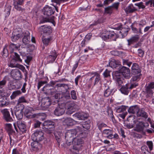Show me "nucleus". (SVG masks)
<instances>
[{
	"label": "nucleus",
	"mask_w": 154,
	"mask_h": 154,
	"mask_svg": "<svg viewBox=\"0 0 154 154\" xmlns=\"http://www.w3.org/2000/svg\"><path fill=\"white\" fill-rule=\"evenodd\" d=\"M77 127L75 129L68 130L66 133L65 139L66 140V143L69 146L73 142L75 137L77 135Z\"/></svg>",
	"instance_id": "nucleus-1"
},
{
	"label": "nucleus",
	"mask_w": 154,
	"mask_h": 154,
	"mask_svg": "<svg viewBox=\"0 0 154 154\" xmlns=\"http://www.w3.org/2000/svg\"><path fill=\"white\" fill-rule=\"evenodd\" d=\"M42 129L44 131L48 134H51L52 133V130L51 129L54 128L55 126V123L51 120L45 121L42 124Z\"/></svg>",
	"instance_id": "nucleus-2"
},
{
	"label": "nucleus",
	"mask_w": 154,
	"mask_h": 154,
	"mask_svg": "<svg viewBox=\"0 0 154 154\" xmlns=\"http://www.w3.org/2000/svg\"><path fill=\"white\" fill-rule=\"evenodd\" d=\"M67 108L66 113L68 114H71L76 110H78L79 106L73 101H67Z\"/></svg>",
	"instance_id": "nucleus-3"
},
{
	"label": "nucleus",
	"mask_w": 154,
	"mask_h": 154,
	"mask_svg": "<svg viewBox=\"0 0 154 154\" xmlns=\"http://www.w3.org/2000/svg\"><path fill=\"white\" fill-rule=\"evenodd\" d=\"M113 77L116 82L117 87L119 88L122 86L125 82L124 79L123 78L122 75L117 72H115L113 75Z\"/></svg>",
	"instance_id": "nucleus-4"
},
{
	"label": "nucleus",
	"mask_w": 154,
	"mask_h": 154,
	"mask_svg": "<svg viewBox=\"0 0 154 154\" xmlns=\"http://www.w3.org/2000/svg\"><path fill=\"white\" fill-rule=\"evenodd\" d=\"M52 5L54 6V7L46 6L44 8V15L47 16H49L54 13L55 10H56L57 11H58V7L55 6L54 4H53Z\"/></svg>",
	"instance_id": "nucleus-5"
},
{
	"label": "nucleus",
	"mask_w": 154,
	"mask_h": 154,
	"mask_svg": "<svg viewBox=\"0 0 154 154\" xmlns=\"http://www.w3.org/2000/svg\"><path fill=\"white\" fill-rule=\"evenodd\" d=\"M31 137L33 141H41L44 139V133L42 131H37L32 134Z\"/></svg>",
	"instance_id": "nucleus-6"
},
{
	"label": "nucleus",
	"mask_w": 154,
	"mask_h": 154,
	"mask_svg": "<svg viewBox=\"0 0 154 154\" xmlns=\"http://www.w3.org/2000/svg\"><path fill=\"white\" fill-rule=\"evenodd\" d=\"M14 126L15 130L17 131V126L19 129L23 133H26V125L23 122L19 121H17V123H14Z\"/></svg>",
	"instance_id": "nucleus-7"
},
{
	"label": "nucleus",
	"mask_w": 154,
	"mask_h": 154,
	"mask_svg": "<svg viewBox=\"0 0 154 154\" xmlns=\"http://www.w3.org/2000/svg\"><path fill=\"white\" fill-rule=\"evenodd\" d=\"M118 72H119L123 75L125 78L129 79L130 77V70L128 68L126 67L123 66L120 68L119 71H116Z\"/></svg>",
	"instance_id": "nucleus-8"
},
{
	"label": "nucleus",
	"mask_w": 154,
	"mask_h": 154,
	"mask_svg": "<svg viewBox=\"0 0 154 154\" xmlns=\"http://www.w3.org/2000/svg\"><path fill=\"white\" fill-rule=\"evenodd\" d=\"M145 92L146 95L148 97H150L153 94L152 89H154V82H152L146 85L145 86Z\"/></svg>",
	"instance_id": "nucleus-9"
},
{
	"label": "nucleus",
	"mask_w": 154,
	"mask_h": 154,
	"mask_svg": "<svg viewBox=\"0 0 154 154\" xmlns=\"http://www.w3.org/2000/svg\"><path fill=\"white\" fill-rule=\"evenodd\" d=\"M1 112L3 114V119L6 122H11L13 121L8 109H5L2 110Z\"/></svg>",
	"instance_id": "nucleus-10"
},
{
	"label": "nucleus",
	"mask_w": 154,
	"mask_h": 154,
	"mask_svg": "<svg viewBox=\"0 0 154 154\" xmlns=\"http://www.w3.org/2000/svg\"><path fill=\"white\" fill-rule=\"evenodd\" d=\"M65 111V107L62 105H59L57 107L54 111V114L57 116L63 115Z\"/></svg>",
	"instance_id": "nucleus-11"
},
{
	"label": "nucleus",
	"mask_w": 154,
	"mask_h": 154,
	"mask_svg": "<svg viewBox=\"0 0 154 154\" xmlns=\"http://www.w3.org/2000/svg\"><path fill=\"white\" fill-rule=\"evenodd\" d=\"M11 74L13 78L15 80H19L22 78L21 72L18 69H13L11 72Z\"/></svg>",
	"instance_id": "nucleus-12"
},
{
	"label": "nucleus",
	"mask_w": 154,
	"mask_h": 154,
	"mask_svg": "<svg viewBox=\"0 0 154 154\" xmlns=\"http://www.w3.org/2000/svg\"><path fill=\"white\" fill-rule=\"evenodd\" d=\"M40 30L44 34L43 35H50L52 32V29L51 26H42L39 28Z\"/></svg>",
	"instance_id": "nucleus-13"
},
{
	"label": "nucleus",
	"mask_w": 154,
	"mask_h": 154,
	"mask_svg": "<svg viewBox=\"0 0 154 154\" xmlns=\"http://www.w3.org/2000/svg\"><path fill=\"white\" fill-rule=\"evenodd\" d=\"M131 69L132 73L134 75L138 74L141 75V69L140 68L139 66L136 63H134L132 66Z\"/></svg>",
	"instance_id": "nucleus-14"
},
{
	"label": "nucleus",
	"mask_w": 154,
	"mask_h": 154,
	"mask_svg": "<svg viewBox=\"0 0 154 154\" xmlns=\"http://www.w3.org/2000/svg\"><path fill=\"white\" fill-rule=\"evenodd\" d=\"M54 90V87L48 84L45 86L42 89V91H45L46 94H53Z\"/></svg>",
	"instance_id": "nucleus-15"
},
{
	"label": "nucleus",
	"mask_w": 154,
	"mask_h": 154,
	"mask_svg": "<svg viewBox=\"0 0 154 154\" xmlns=\"http://www.w3.org/2000/svg\"><path fill=\"white\" fill-rule=\"evenodd\" d=\"M55 88H57V90H61V92H63V91L66 90V92L67 90L69 89V85L68 84H57L55 86Z\"/></svg>",
	"instance_id": "nucleus-16"
},
{
	"label": "nucleus",
	"mask_w": 154,
	"mask_h": 154,
	"mask_svg": "<svg viewBox=\"0 0 154 154\" xmlns=\"http://www.w3.org/2000/svg\"><path fill=\"white\" fill-rule=\"evenodd\" d=\"M61 94H55L54 97L55 99H59L60 101H66L67 99H68L70 98V97L69 94L67 95H63Z\"/></svg>",
	"instance_id": "nucleus-17"
},
{
	"label": "nucleus",
	"mask_w": 154,
	"mask_h": 154,
	"mask_svg": "<svg viewBox=\"0 0 154 154\" xmlns=\"http://www.w3.org/2000/svg\"><path fill=\"white\" fill-rule=\"evenodd\" d=\"M23 36L22 39L23 42L25 45H27L29 44L30 39L29 32L28 31H26Z\"/></svg>",
	"instance_id": "nucleus-18"
},
{
	"label": "nucleus",
	"mask_w": 154,
	"mask_h": 154,
	"mask_svg": "<svg viewBox=\"0 0 154 154\" xmlns=\"http://www.w3.org/2000/svg\"><path fill=\"white\" fill-rule=\"evenodd\" d=\"M90 122L89 120L87 122H85L82 125H80L77 126V130H79L80 129H81L84 130V128L87 130L90 127Z\"/></svg>",
	"instance_id": "nucleus-19"
},
{
	"label": "nucleus",
	"mask_w": 154,
	"mask_h": 154,
	"mask_svg": "<svg viewBox=\"0 0 154 154\" xmlns=\"http://www.w3.org/2000/svg\"><path fill=\"white\" fill-rule=\"evenodd\" d=\"M31 143V146L32 149L34 151H37L41 149V145L38 142V141H33Z\"/></svg>",
	"instance_id": "nucleus-20"
},
{
	"label": "nucleus",
	"mask_w": 154,
	"mask_h": 154,
	"mask_svg": "<svg viewBox=\"0 0 154 154\" xmlns=\"http://www.w3.org/2000/svg\"><path fill=\"white\" fill-rule=\"evenodd\" d=\"M42 103L44 107L48 108L51 104V99L48 97H45L42 99Z\"/></svg>",
	"instance_id": "nucleus-21"
},
{
	"label": "nucleus",
	"mask_w": 154,
	"mask_h": 154,
	"mask_svg": "<svg viewBox=\"0 0 154 154\" xmlns=\"http://www.w3.org/2000/svg\"><path fill=\"white\" fill-rule=\"evenodd\" d=\"M77 136L79 137L80 138H85L88 135V133L85 131L82 130L81 129H80L79 130L77 129Z\"/></svg>",
	"instance_id": "nucleus-22"
},
{
	"label": "nucleus",
	"mask_w": 154,
	"mask_h": 154,
	"mask_svg": "<svg viewBox=\"0 0 154 154\" xmlns=\"http://www.w3.org/2000/svg\"><path fill=\"white\" fill-rule=\"evenodd\" d=\"M137 10V9L133 6L132 4H130L129 6L127 7L125 9V12L127 14L132 13Z\"/></svg>",
	"instance_id": "nucleus-23"
},
{
	"label": "nucleus",
	"mask_w": 154,
	"mask_h": 154,
	"mask_svg": "<svg viewBox=\"0 0 154 154\" xmlns=\"http://www.w3.org/2000/svg\"><path fill=\"white\" fill-rule=\"evenodd\" d=\"M139 38V36L138 35H136L132 36L130 39L127 40L128 45H130L133 43L137 42L138 41Z\"/></svg>",
	"instance_id": "nucleus-24"
},
{
	"label": "nucleus",
	"mask_w": 154,
	"mask_h": 154,
	"mask_svg": "<svg viewBox=\"0 0 154 154\" xmlns=\"http://www.w3.org/2000/svg\"><path fill=\"white\" fill-rule=\"evenodd\" d=\"M145 126L144 122H139L136 124V130L138 132L143 131Z\"/></svg>",
	"instance_id": "nucleus-25"
},
{
	"label": "nucleus",
	"mask_w": 154,
	"mask_h": 154,
	"mask_svg": "<svg viewBox=\"0 0 154 154\" xmlns=\"http://www.w3.org/2000/svg\"><path fill=\"white\" fill-rule=\"evenodd\" d=\"M128 85V84H126L125 85L121 86L119 90L122 94L125 95H128V94L130 89Z\"/></svg>",
	"instance_id": "nucleus-26"
},
{
	"label": "nucleus",
	"mask_w": 154,
	"mask_h": 154,
	"mask_svg": "<svg viewBox=\"0 0 154 154\" xmlns=\"http://www.w3.org/2000/svg\"><path fill=\"white\" fill-rule=\"evenodd\" d=\"M73 116L80 120H85L87 118V114L83 113H76L73 115Z\"/></svg>",
	"instance_id": "nucleus-27"
},
{
	"label": "nucleus",
	"mask_w": 154,
	"mask_h": 154,
	"mask_svg": "<svg viewBox=\"0 0 154 154\" xmlns=\"http://www.w3.org/2000/svg\"><path fill=\"white\" fill-rule=\"evenodd\" d=\"M138 117H142L146 119L148 117V115L147 113L145 112L143 109H140L138 111L137 114Z\"/></svg>",
	"instance_id": "nucleus-28"
},
{
	"label": "nucleus",
	"mask_w": 154,
	"mask_h": 154,
	"mask_svg": "<svg viewBox=\"0 0 154 154\" xmlns=\"http://www.w3.org/2000/svg\"><path fill=\"white\" fill-rule=\"evenodd\" d=\"M5 128L9 135L11 139L10 135L15 132L12 128V126L11 124H6L5 125Z\"/></svg>",
	"instance_id": "nucleus-29"
},
{
	"label": "nucleus",
	"mask_w": 154,
	"mask_h": 154,
	"mask_svg": "<svg viewBox=\"0 0 154 154\" xmlns=\"http://www.w3.org/2000/svg\"><path fill=\"white\" fill-rule=\"evenodd\" d=\"M103 133L109 139H112V137L113 132L112 130L109 129H105L103 131Z\"/></svg>",
	"instance_id": "nucleus-30"
},
{
	"label": "nucleus",
	"mask_w": 154,
	"mask_h": 154,
	"mask_svg": "<svg viewBox=\"0 0 154 154\" xmlns=\"http://www.w3.org/2000/svg\"><path fill=\"white\" fill-rule=\"evenodd\" d=\"M109 65L112 68H116L118 66L120 65V63L118 61L113 59L109 62Z\"/></svg>",
	"instance_id": "nucleus-31"
},
{
	"label": "nucleus",
	"mask_w": 154,
	"mask_h": 154,
	"mask_svg": "<svg viewBox=\"0 0 154 154\" xmlns=\"http://www.w3.org/2000/svg\"><path fill=\"white\" fill-rule=\"evenodd\" d=\"M45 36V35H43L42 39L44 45L47 46L50 44L51 41L52 40V38L51 37L46 38Z\"/></svg>",
	"instance_id": "nucleus-32"
},
{
	"label": "nucleus",
	"mask_w": 154,
	"mask_h": 154,
	"mask_svg": "<svg viewBox=\"0 0 154 154\" xmlns=\"http://www.w3.org/2000/svg\"><path fill=\"white\" fill-rule=\"evenodd\" d=\"M139 107L137 105L133 106L130 107L128 109V111L129 113L134 114L137 113L139 110Z\"/></svg>",
	"instance_id": "nucleus-33"
},
{
	"label": "nucleus",
	"mask_w": 154,
	"mask_h": 154,
	"mask_svg": "<svg viewBox=\"0 0 154 154\" xmlns=\"http://www.w3.org/2000/svg\"><path fill=\"white\" fill-rule=\"evenodd\" d=\"M104 86L106 88L104 93V96L106 97H108L112 93L113 89L111 88L107 84H105Z\"/></svg>",
	"instance_id": "nucleus-34"
},
{
	"label": "nucleus",
	"mask_w": 154,
	"mask_h": 154,
	"mask_svg": "<svg viewBox=\"0 0 154 154\" xmlns=\"http://www.w3.org/2000/svg\"><path fill=\"white\" fill-rule=\"evenodd\" d=\"M23 4V2H21V4H19L18 2H16V0H13V5L14 6V8L16 9L17 10L21 11V12H22L23 11V9H22V8L20 6H19V5H22Z\"/></svg>",
	"instance_id": "nucleus-35"
},
{
	"label": "nucleus",
	"mask_w": 154,
	"mask_h": 154,
	"mask_svg": "<svg viewBox=\"0 0 154 154\" xmlns=\"http://www.w3.org/2000/svg\"><path fill=\"white\" fill-rule=\"evenodd\" d=\"M72 142L74 143V144H75V145H77V146H80V145L83 143V141L82 139L77 136L76 137H75Z\"/></svg>",
	"instance_id": "nucleus-36"
},
{
	"label": "nucleus",
	"mask_w": 154,
	"mask_h": 154,
	"mask_svg": "<svg viewBox=\"0 0 154 154\" xmlns=\"http://www.w3.org/2000/svg\"><path fill=\"white\" fill-rule=\"evenodd\" d=\"M109 35V39H113L114 41H116V38H118L117 35L113 32L108 31Z\"/></svg>",
	"instance_id": "nucleus-37"
},
{
	"label": "nucleus",
	"mask_w": 154,
	"mask_h": 154,
	"mask_svg": "<svg viewBox=\"0 0 154 154\" xmlns=\"http://www.w3.org/2000/svg\"><path fill=\"white\" fill-rule=\"evenodd\" d=\"M129 30V29L124 28H122L121 30L119 31V32L122 36V38H123L127 35Z\"/></svg>",
	"instance_id": "nucleus-38"
},
{
	"label": "nucleus",
	"mask_w": 154,
	"mask_h": 154,
	"mask_svg": "<svg viewBox=\"0 0 154 154\" xmlns=\"http://www.w3.org/2000/svg\"><path fill=\"white\" fill-rule=\"evenodd\" d=\"M25 107L24 105L22 103H17L15 107V110L17 111H23Z\"/></svg>",
	"instance_id": "nucleus-39"
},
{
	"label": "nucleus",
	"mask_w": 154,
	"mask_h": 154,
	"mask_svg": "<svg viewBox=\"0 0 154 154\" xmlns=\"http://www.w3.org/2000/svg\"><path fill=\"white\" fill-rule=\"evenodd\" d=\"M107 112L108 116L111 119L112 121L114 122L115 119L113 116V111L112 109L108 107L107 109Z\"/></svg>",
	"instance_id": "nucleus-40"
},
{
	"label": "nucleus",
	"mask_w": 154,
	"mask_h": 154,
	"mask_svg": "<svg viewBox=\"0 0 154 154\" xmlns=\"http://www.w3.org/2000/svg\"><path fill=\"white\" fill-rule=\"evenodd\" d=\"M13 56V59L17 62H21L22 60L20 57V55L16 52L14 53V54H11Z\"/></svg>",
	"instance_id": "nucleus-41"
},
{
	"label": "nucleus",
	"mask_w": 154,
	"mask_h": 154,
	"mask_svg": "<svg viewBox=\"0 0 154 154\" xmlns=\"http://www.w3.org/2000/svg\"><path fill=\"white\" fill-rule=\"evenodd\" d=\"M8 104V102L7 101L6 99L3 98H0V106L3 107L7 106Z\"/></svg>",
	"instance_id": "nucleus-42"
},
{
	"label": "nucleus",
	"mask_w": 154,
	"mask_h": 154,
	"mask_svg": "<svg viewBox=\"0 0 154 154\" xmlns=\"http://www.w3.org/2000/svg\"><path fill=\"white\" fill-rule=\"evenodd\" d=\"M18 48L16 45L13 43H11L9 46V49L10 50V53L11 54H14V50H17Z\"/></svg>",
	"instance_id": "nucleus-43"
},
{
	"label": "nucleus",
	"mask_w": 154,
	"mask_h": 154,
	"mask_svg": "<svg viewBox=\"0 0 154 154\" xmlns=\"http://www.w3.org/2000/svg\"><path fill=\"white\" fill-rule=\"evenodd\" d=\"M22 93L20 90H17L14 91L11 96V99H14L16 97L20 95Z\"/></svg>",
	"instance_id": "nucleus-44"
},
{
	"label": "nucleus",
	"mask_w": 154,
	"mask_h": 154,
	"mask_svg": "<svg viewBox=\"0 0 154 154\" xmlns=\"http://www.w3.org/2000/svg\"><path fill=\"white\" fill-rule=\"evenodd\" d=\"M15 114L18 119H22L23 117V111H15Z\"/></svg>",
	"instance_id": "nucleus-45"
},
{
	"label": "nucleus",
	"mask_w": 154,
	"mask_h": 154,
	"mask_svg": "<svg viewBox=\"0 0 154 154\" xmlns=\"http://www.w3.org/2000/svg\"><path fill=\"white\" fill-rule=\"evenodd\" d=\"M113 10L111 6H108L105 8L104 13L111 14L113 12Z\"/></svg>",
	"instance_id": "nucleus-46"
},
{
	"label": "nucleus",
	"mask_w": 154,
	"mask_h": 154,
	"mask_svg": "<svg viewBox=\"0 0 154 154\" xmlns=\"http://www.w3.org/2000/svg\"><path fill=\"white\" fill-rule=\"evenodd\" d=\"M2 55L4 58L7 57L8 55V52L6 46H5L4 48Z\"/></svg>",
	"instance_id": "nucleus-47"
},
{
	"label": "nucleus",
	"mask_w": 154,
	"mask_h": 154,
	"mask_svg": "<svg viewBox=\"0 0 154 154\" xmlns=\"http://www.w3.org/2000/svg\"><path fill=\"white\" fill-rule=\"evenodd\" d=\"M141 150L142 152L144 154H150V152L148 151V148L146 145L142 146Z\"/></svg>",
	"instance_id": "nucleus-48"
},
{
	"label": "nucleus",
	"mask_w": 154,
	"mask_h": 154,
	"mask_svg": "<svg viewBox=\"0 0 154 154\" xmlns=\"http://www.w3.org/2000/svg\"><path fill=\"white\" fill-rule=\"evenodd\" d=\"M65 122L67 125H72L73 124L74 121L71 118H68L65 120Z\"/></svg>",
	"instance_id": "nucleus-49"
},
{
	"label": "nucleus",
	"mask_w": 154,
	"mask_h": 154,
	"mask_svg": "<svg viewBox=\"0 0 154 154\" xmlns=\"http://www.w3.org/2000/svg\"><path fill=\"white\" fill-rule=\"evenodd\" d=\"M28 103V102L25 99L24 96H22L20 97L17 100V103Z\"/></svg>",
	"instance_id": "nucleus-50"
},
{
	"label": "nucleus",
	"mask_w": 154,
	"mask_h": 154,
	"mask_svg": "<svg viewBox=\"0 0 154 154\" xmlns=\"http://www.w3.org/2000/svg\"><path fill=\"white\" fill-rule=\"evenodd\" d=\"M57 57V55L52 56L51 55H49L48 57V59L49 60L50 62L52 63L55 61Z\"/></svg>",
	"instance_id": "nucleus-51"
},
{
	"label": "nucleus",
	"mask_w": 154,
	"mask_h": 154,
	"mask_svg": "<svg viewBox=\"0 0 154 154\" xmlns=\"http://www.w3.org/2000/svg\"><path fill=\"white\" fill-rule=\"evenodd\" d=\"M42 114L39 113L38 114H35L32 115L33 118H35L37 119H42Z\"/></svg>",
	"instance_id": "nucleus-52"
},
{
	"label": "nucleus",
	"mask_w": 154,
	"mask_h": 154,
	"mask_svg": "<svg viewBox=\"0 0 154 154\" xmlns=\"http://www.w3.org/2000/svg\"><path fill=\"white\" fill-rule=\"evenodd\" d=\"M119 2L114 3L110 6L112 7L113 10V8H114L117 10L119 8Z\"/></svg>",
	"instance_id": "nucleus-53"
},
{
	"label": "nucleus",
	"mask_w": 154,
	"mask_h": 154,
	"mask_svg": "<svg viewBox=\"0 0 154 154\" xmlns=\"http://www.w3.org/2000/svg\"><path fill=\"white\" fill-rule=\"evenodd\" d=\"M146 144L148 146L150 151H151L153 149V143L151 141H147L146 142Z\"/></svg>",
	"instance_id": "nucleus-54"
},
{
	"label": "nucleus",
	"mask_w": 154,
	"mask_h": 154,
	"mask_svg": "<svg viewBox=\"0 0 154 154\" xmlns=\"http://www.w3.org/2000/svg\"><path fill=\"white\" fill-rule=\"evenodd\" d=\"M11 39L12 42H16L18 40V39L16 34H14L13 33L12 36L11 37Z\"/></svg>",
	"instance_id": "nucleus-55"
},
{
	"label": "nucleus",
	"mask_w": 154,
	"mask_h": 154,
	"mask_svg": "<svg viewBox=\"0 0 154 154\" xmlns=\"http://www.w3.org/2000/svg\"><path fill=\"white\" fill-rule=\"evenodd\" d=\"M95 80L94 82V85H95L96 84H97L100 79V75H95Z\"/></svg>",
	"instance_id": "nucleus-56"
},
{
	"label": "nucleus",
	"mask_w": 154,
	"mask_h": 154,
	"mask_svg": "<svg viewBox=\"0 0 154 154\" xmlns=\"http://www.w3.org/2000/svg\"><path fill=\"white\" fill-rule=\"evenodd\" d=\"M71 94L72 98L74 100H76L77 97L76 95L75 91L74 90H72L71 92Z\"/></svg>",
	"instance_id": "nucleus-57"
},
{
	"label": "nucleus",
	"mask_w": 154,
	"mask_h": 154,
	"mask_svg": "<svg viewBox=\"0 0 154 154\" xmlns=\"http://www.w3.org/2000/svg\"><path fill=\"white\" fill-rule=\"evenodd\" d=\"M47 83L46 81H40L38 82V89H39L41 86H43L44 84Z\"/></svg>",
	"instance_id": "nucleus-58"
},
{
	"label": "nucleus",
	"mask_w": 154,
	"mask_h": 154,
	"mask_svg": "<svg viewBox=\"0 0 154 154\" xmlns=\"http://www.w3.org/2000/svg\"><path fill=\"white\" fill-rule=\"evenodd\" d=\"M67 1L68 0H51L52 2L56 3L57 5H59L62 1L65 2Z\"/></svg>",
	"instance_id": "nucleus-59"
},
{
	"label": "nucleus",
	"mask_w": 154,
	"mask_h": 154,
	"mask_svg": "<svg viewBox=\"0 0 154 154\" xmlns=\"http://www.w3.org/2000/svg\"><path fill=\"white\" fill-rule=\"evenodd\" d=\"M137 75L134 76L132 78L133 81H138L140 79V76L141 75H140L139 74H137Z\"/></svg>",
	"instance_id": "nucleus-60"
},
{
	"label": "nucleus",
	"mask_w": 154,
	"mask_h": 154,
	"mask_svg": "<svg viewBox=\"0 0 154 154\" xmlns=\"http://www.w3.org/2000/svg\"><path fill=\"white\" fill-rule=\"evenodd\" d=\"M6 81L5 80L0 81V89L2 88L5 85Z\"/></svg>",
	"instance_id": "nucleus-61"
},
{
	"label": "nucleus",
	"mask_w": 154,
	"mask_h": 154,
	"mask_svg": "<svg viewBox=\"0 0 154 154\" xmlns=\"http://www.w3.org/2000/svg\"><path fill=\"white\" fill-rule=\"evenodd\" d=\"M6 81L5 80L0 81V89L2 88L5 85Z\"/></svg>",
	"instance_id": "nucleus-62"
},
{
	"label": "nucleus",
	"mask_w": 154,
	"mask_h": 154,
	"mask_svg": "<svg viewBox=\"0 0 154 154\" xmlns=\"http://www.w3.org/2000/svg\"><path fill=\"white\" fill-rule=\"evenodd\" d=\"M91 36L92 34L91 33H89L86 35L85 38L84 39L88 42L90 40L91 37Z\"/></svg>",
	"instance_id": "nucleus-63"
},
{
	"label": "nucleus",
	"mask_w": 154,
	"mask_h": 154,
	"mask_svg": "<svg viewBox=\"0 0 154 154\" xmlns=\"http://www.w3.org/2000/svg\"><path fill=\"white\" fill-rule=\"evenodd\" d=\"M109 35H108V31H107L105 34H103L102 35V38L104 40L109 39Z\"/></svg>",
	"instance_id": "nucleus-64"
}]
</instances>
